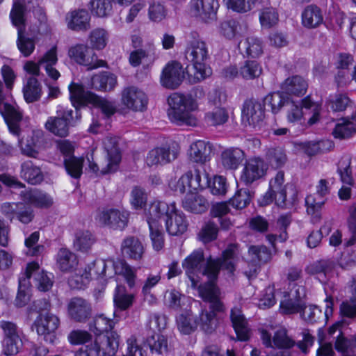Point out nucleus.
Instances as JSON below:
<instances>
[{"label": "nucleus", "instance_id": "1", "mask_svg": "<svg viewBox=\"0 0 356 356\" xmlns=\"http://www.w3.org/2000/svg\"><path fill=\"white\" fill-rule=\"evenodd\" d=\"M238 245L230 244L222 252V257L213 259L211 257L205 261L204 252L202 249L194 250L182 261V267L186 274L192 282V286H195V274L207 275L209 281L207 283H214L218 277L220 270L225 269L229 273H233L235 270L236 258L237 255Z\"/></svg>", "mask_w": 356, "mask_h": 356}, {"label": "nucleus", "instance_id": "2", "mask_svg": "<svg viewBox=\"0 0 356 356\" xmlns=\"http://www.w3.org/2000/svg\"><path fill=\"white\" fill-rule=\"evenodd\" d=\"M70 99L75 108H62L57 111V116L49 118L45 123V127L50 132L59 137H65L69 134L70 127L76 126L81 119V109L87 106L94 96L85 90L81 84L72 82L68 87Z\"/></svg>", "mask_w": 356, "mask_h": 356}, {"label": "nucleus", "instance_id": "3", "mask_svg": "<svg viewBox=\"0 0 356 356\" xmlns=\"http://www.w3.org/2000/svg\"><path fill=\"white\" fill-rule=\"evenodd\" d=\"M131 204L134 209L156 216L158 220L165 217L166 230L170 235L182 234L187 229L188 222L184 214L177 209L174 202H131Z\"/></svg>", "mask_w": 356, "mask_h": 356}, {"label": "nucleus", "instance_id": "4", "mask_svg": "<svg viewBox=\"0 0 356 356\" xmlns=\"http://www.w3.org/2000/svg\"><path fill=\"white\" fill-rule=\"evenodd\" d=\"M204 95L203 88L198 86L193 87L187 95L178 92L170 95L168 99L170 106L168 115L171 122L177 125L195 124V118L193 117L191 111L197 107L195 99H202Z\"/></svg>", "mask_w": 356, "mask_h": 356}, {"label": "nucleus", "instance_id": "5", "mask_svg": "<svg viewBox=\"0 0 356 356\" xmlns=\"http://www.w3.org/2000/svg\"><path fill=\"white\" fill-rule=\"evenodd\" d=\"M200 296L205 302H209V311L202 309L197 316L198 326L205 333L211 334L216 330L218 321L217 313L225 312V306L220 300V289L212 282L204 283L198 287Z\"/></svg>", "mask_w": 356, "mask_h": 356}, {"label": "nucleus", "instance_id": "6", "mask_svg": "<svg viewBox=\"0 0 356 356\" xmlns=\"http://www.w3.org/2000/svg\"><path fill=\"white\" fill-rule=\"evenodd\" d=\"M184 57L188 62L186 67L187 72L189 73L191 67L195 79L198 81L209 76L211 69L207 65L209 54L204 41L195 38L188 41L184 51Z\"/></svg>", "mask_w": 356, "mask_h": 356}, {"label": "nucleus", "instance_id": "7", "mask_svg": "<svg viewBox=\"0 0 356 356\" xmlns=\"http://www.w3.org/2000/svg\"><path fill=\"white\" fill-rule=\"evenodd\" d=\"M108 263L114 270L115 275H122L128 286L130 288L134 287L136 279V269L129 266L124 259H117L116 261H108L106 262L104 259H98L88 264L86 271L90 276H106V271L108 266Z\"/></svg>", "mask_w": 356, "mask_h": 356}, {"label": "nucleus", "instance_id": "8", "mask_svg": "<svg viewBox=\"0 0 356 356\" xmlns=\"http://www.w3.org/2000/svg\"><path fill=\"white\" fill-rule=\"evenodd\" d=\"M169 186L173 191L179 195L184 194L187 189L184 200H206L199 195L200 190L203 188L202 171L199 169L186 172L177 181H171Z\"/></svg>", "mask_w": 356, "mask_h": 356}, {"label": "nucleus", "instance_id": "9", "mask_svg": "<svg viewBox=\"0 0 356 356\" xmlns=\"http://www.w3.org/2000/svg\"><path fill=\"white\" fill-rule=\"evenodd\" d=\"M60 325L58 317L50 312L40 314L33 324L37 334L42 340L50 344H55L57 341L56 330Z\"/></svg>", "mask_w": 356, "mask_h": 356}, {"label": "nucleus", "instance_id": "10", "mask_svg": "<svg viewBox=\"0 0 356 356\" xmlns=\"http://www.w3.org/2000/svg\"><path fill=\"white\" fill-rule=\"evenodd\" d=\"M265 118L262 103L254 98L244 101L241 108V120L245 127L260 129Z\"/></svg>", "mask_w": 356, "mask_h": 356}, {"label": "nucleus", "instance_id": "11", "mask_svg": "<svg viewBox=\"0 0 356 356\" xmlns=\"http://www.w3.org/2000/svg\"><path fill=\"white\" fill-rule=\"evenodd\" d=\"M129 218V211L113 208L99 210L95 216L99 224L115 230H123L128 225Z\"/></svg>", "mask_w": 356, "mask_h": 356}, {"label": "nucleus", "instance_id": "12", "mask_svg": "<svg viewBox=\"0 0 356 356\" xmlns=\"http://www.w3.org/2000/svg\"><path fill=\"white\" fill-rule=\"evenodd\" d=\"M26 11H32L34 15H38L40 21L46 19L44 10L39 6V0H14L10 13V18L13 26H17L24 24Z\"/></svg>", "mask_w": 356, "mask_h": 356}, {"label": "nucleus", "instance_id": "13", "mask_svg": "<svg viewBox=\"0 0 356 356\" xmlns=\"http://www.w3.org/2000/svg\"><path fill=\"white\" fill-rule=\"evenodd\" d=\"M3 83L0 81V114L3 117L12 134L18 136L20 133L19 123L22 120V113L19 108L4 101Z\"/></svg>", "mask_w": 356, "mask_h": 356}, {"label": "nucleus", "instance_id": "14", "mask_svg": "<svg viewBox=\"0 0 356 356\" xmlns=\"http://www.w3.org/2000/svg\"><path fill=\"white\" fill-rule=\"evenodd\" d=\"M57 145L64 156V165L67 174L74 179L79 178L82 175L83 161L74 156V145L67 140H60Z\"/></svg>", "mask_w": 356, "mask_h": 356}, {"label": "nucleus", "instance_id": "15", "mask_svg": "<svg viewBox=\"0 0 356 356\" xmlns=\"http://www.w3.org/2000/svg\"><path fill=\"white\" fill-rule=\"evenodd\" d=\"M69 57L79 65H84L88 70L104 67L106 64L102 60H98L97 56L88 46L76 44L68 50Z\"/></svg>", "mask_w": 356, "mask_h": 356}, {"label": "nucleus", "instance_id": "16", "mask_svg": "<svg viewBox=\"0 0 356 356\" xmlns=\"http://www.w3.org/2000/svg\"><path fill=\"white\" fill-rule=\"evenodd\" d=\"M67 314L69 318L74 322L86 323L92 316V304L81 297H73L67 302Z\"/></svg>", "mask_w": 356, "mask_h": 356}, {"label": "nucleus", "instance_id": "17", "mask_svg": "<svg viewBox=\"0 0 356 356\" xmlns=\"http://www.w3.org/2000/svg\"><path fill=\"white\" fill-rule=\"evenodd\" d=\"M268 168V164L263 159L260 157L250 158L244 164L241 175V181L245 185H250L264 177Z\"/></svg>", "mask_w": 356, "mask_h": 356}, {"label": "nucleus", "instance_id": "18", "mask_svg": "<svg viewBox=\"0 0 356 356\" xmlns=\"http://www.w3.org/2000/svg\"><path fill=\"white\" fill-rule=\"evenodd\" d=\"M185 78L182 65L177 61L169 62L163 69L161 74V84L165 88H177Z\"/></svg>", "mask_w": 356, "mask_h": 356}, {"label": "nucleus", "instance_id": "19", "mask_svg": "<svg viewBox=\"0 0 356 356\" xmlns=\"http://www.w3.org/2000/svg\"><path fill=\"white\" fill-rule=\"evenodd\" d=\"M218 7L217 0H191L190 2L191 13L206 22L216 19Z\"/></svg>", "mask_w": 356, "mask_h": 356}, {"label": "nucleus", "instance_id": "20", "mask_svg": "<svg viewBox=\"0 0 356 356\" xmlns=\"http://www.w3.org/2000/svg\"><path fill=\"white\" fill-rule=\"evenodd\" d=\"M18 142L23 154L35 158L44 143V132L40 129L31 130L26 138H19Z\"/></svg>", "mask_w": 356, "mask_h": 356}, {"label": "nucleus", "instance_id": "21", "mask_svg": "<svg viewBox=\"0 0 356 356\" xmlns=\"http://www.w3.org/2000/svg\"><path fill=\"white\" fill-rule=\"evenodd\" d=\"M260 334L262 342L267 348H273V343L274 346L278 349L289 350L296 344L295 341L287 335L285 329L277 330L275 332L273 339L271 334L265 330H261Z\"/></svg>", "mask_w": 356, "mask_h": 356}, {"label": "nucleus", "instance_id": "22", "mask_svg": "<svg viewBox=\"0 0 356 356\" xmlns=\"http://www.w3.org/2000/svg\"><path fill=\"white\" fill-rule=\"evenodd\" d=\"M122 104L134 111H142L147 104L145 93L134 86L124 89L122 95Z\"/></svg>", "mask_w": 356, "mask_h": 356}, {"label": "nucleus", "instance_id": "23", "mask_svg": "<svg viewBox=\"0 0 356 356\" xmlns=\"http://www.w3.org/2000/svg\"><path fill=\"white\" fill-rule=\"evenodd\" d=\"M37 263L27 264L26 271L22 277H19L18 292L15 299V304L17 307L25 306L30 300L31 293L29 280L31 277V271L38 269Z\"/></svg>", "mask_w": 356, "mask_h": 356}, {"label": "nucleus", "instance_id": "24", "mask_svg": "<svg viewBox=\"0 0 356 356\" xmlns=\"http://www.w3.org/2000/svg\"><path fill=\"white\" fill-rule=\"evenodd\" d=\"M335 267L332 259H321L307 266L305 270L307 274L316 277L321 282L325 283Z\"/></svg>", "mask_w": 356, "mask_h": 356}, {"label": "nucleus", "instance_id": "25", "mask_svg": "<svg viewBox=\"0 0 356 356\" xmlns=\"http://www.w3.org/2000/svg\"><path fill=\"white\" fill-rule=\"evenodd\" d=\"M324 23L323 10L316 4H309L304 8L301 13V24L307 29L318 28Z\"/></svg>", "mask_w": 356, "mask_h": 356}, {"label": "nucleus", "instance_id": "26", "mask_svg": "<svg viewBox=\"0 0 356 356\" xmlns=\"http://www.w3.org/2000/svg\"><path fill=\"white\" fill-rule=\"evenodd\" d=\"M52 202H17L15 216L22 223L27 224L34 218L33 207L47 209L51 206Z\"/></svg>", "mask_w": 356, "mask_h": 356}, {"label": "nucleus", "instance_id": "27", "mask_svg": "<svg viewBox=\"0 0 356 356\" xmlns=\"http://www.w3.org/2000/svg\"><path fill=\"white\" fill-rule=\"evenodd\" d=\"M213 145L210 142L198 140L190 146L189 159L192 162L204 164L210 160Z\"/></svg>", "mask_w": 356, "mask_h": 356}, {"label": "nucleus", "instance_id": "28", "mask_svg": "<svg viewBox=\"0 0 356 356\" xmlns=\"http://www.w3.org/2000/svg\"><path fill=\"white\" fill-rule=\"evenodd\" d=\"M90 15L86 9L74 10L66 16L67 27L75 31H83L90 29Z\"/></svg>", "mask_w": 356, "mask_h": 356}, {"label": "nucleus", "instance_id": "29", "mask_svg": "<svg viewBox=\"0 0 356 356\" xmlns=\"http://www.w3.org/2000/svg\"><path fill=\"white\" fill-rule=\"evenodd\" d=\"M120 336L115 331L102 336H99L95 340L97 342L102 356H114L119 346Z\"/></svg>", "mask_w": 356, "mask_h": 356}, {"label": "nucleus", "instance_id": "30", "mask_svg": "<svg viewBox=\"0 0 356 356\" xmlns=\"http://www.w3.org/2000/svg\"><path fill=\"white\" fill-rule=\"evenodd\" d=\"M281 88L286 95L303 96L307 90L308 83L302 76L293 75L284 80Z\"/></svg>", "mask_w": 356, "mask_h": 356}, {"label": "nucleus", "instance_id": "31", "mask_svg": "<svg viewBox=\"0 0 356 356\" xmlns=\"http://www.w3.org/2000/svg\"><path fill=\"white\" fill-rule=\"evenodd\" d=\"M156 57V48L151 42L145 44L142 48L132 51L129 54V61L132 67L139 66L143 61L152 62Z\"/></svg>", "mask_w": 356, "mask_h": 356}, {"label": "nucleus", "instance_id": "32", "mask_svg": "<svg viewBox=\"0 0 356 356\" xmlns=\"http://www.w3.org/2000/svg\"><path fill=\"white\" fill-rule=\"evenodd\" d=\"M176 157L177 153L175 152L171 153L169 147H156L148 152L146 163L149 166L163 165L175 159Z\"/></svg>", "mask_w": 356, "mask_h": 356}, {"label": "nucleus", "instance_id": "33", "mask_svg": "<svg viewBox=\"0 0 356 356\" xmlns=\"http://www.w3.org/2000/svg\"><path fill=\"white\" fill-rule=\"evenodd\" d=\"M149 225L150 238L155 250H161L164 245L163 231L161 224L156 216L144 213Z\"/></svg>", "mask_w": 356, "mask_h": 356}, {"label": "nucleus", "instance_id": "34", "mask_svg": "<svg viewBox=\"0 0 356 356\" xmlns=\"http://www.w3.org/2000/svg\"><path fill=\"white\" fill-rule=\"evenodd\" d=\"M230 318L238 339L247 341L249 339V329L242 311L238 307L233 308L231 310Z\"/></svg>", "mask_w": 356, "mask_h": 356}, {"label": "nucleus", "instance_id": "35", "mask_svg": "<svg viewBox=\"0 0 356 356\" xmlns=\"http://www.w3.org/2000/svg\"><path fill=\"white\" fill-rule=\"evenodd\" d=\"M122 254L129 259L139 260L144 253V247L140 240L135 236L125 238L121 244Z\"/></svg>", "mask_w": 356, "mask_h": 356}, {"label": "nucleus", "instance_id": "36", "mask_svg": "<svg viewBox=\"0 0 356 356\" xmlns=\"http://www.w3.org/2000/svg\"><path fill=\"white\" fill-rule=\"evenodd\" d=\"M356 133V112L352 118H343L335 124L332 131V135L335 138H348Z\"/></svg>", "mask_w": 356, "mask_h": 356}, {"label": "nucleus", "instance_id": "37", "mask_svg": "<svg viewBox=\"0 0 356 356\" xmlns=\"http://www.w3.org/2000/svg\"><path fill=\"white\" fill-rule=\"evenodd\" d=\"M177 326L183 334H190L194 332L198 327L197 316L191 310H186L176 317Z\"/></svg>", "mask_w": 356, "mask_h": 356}, {"label": "nucleus", "instance_id": "38", "mask_svg": "<svg viewBox=\"0 0 356 356\" xmlns=\"http://www.w3.org/2000/svg\"><path fill=\"white\" fill-rule=\"evenodd\" d=\"M202 175H204V180L202 182L203 184L202 189L200 190L203 191L205 190V186H208L210 192L216 196L222 197L224 196L227 191V184L226 179L222 176H214L212 181L209 180L208 175L206 174L205 171L202 172Z\"/></svg>", "mask_w": 356, "mask_h": 356}, {"label": "nucleus", "instance_id": "39", "mask_svg": "<svg viewBox=\"0 0 356 356\" xmlns=\"http://www.w3.org/2000/svg\"><path fill=\"white\" fill-rule=\"evenodd\" d=\"M21 177L31 184H40L44 179L40 168L31 161H26L21 165Z\"/></svg>", "mask_w": 356, "mask_h": 356}, {"label": "nucleus", "instance_id": "40", "mask_svg": "<svg viewBox=\"0 0 356 356\" xmlns=\"http://www.w3.org/2000/svg\"><path fill=\"white\" fill-rule=\"evenodd\" d=\"M244 159V152L239 148H230L221 154V161L227 170H236Z\"/></svg>", "mask_w": 356, "mask_h": 356}, {"label": "nucleus", "instance_id": "41", "mask_svg": "<svg viewBox=\"0 0 356 356\" xmlns=\"http://www.w3.org/2000/svg\"><path fill=\"white\" fill-rule=\"evenodd\" d=\"M301 106L302 111H304V115L307 113L312 114V116L308 119L307 123L309 125H313L317 123L321 117V106L315 102L311 97V95H307L300 101L297 102Z\"/></svg>", "mask_w": 356, "mask_h": 356}, {"label": "nucleus", "instance_id": "42", "mask_svg": "<svg viewBox=\"0 0 356 356\" xmlns=\"http://www.w3.org/2000/svg\"><path fill=\"white\" fill-rule=\"evenodd\" d=\"M289 97L282 92H273L267 95L262 100L264 108L268 106L273 114L278 113L287 104Z\"/></svg>", "mask_w": 356, "mask_h": 356}, {"label": "nucleus", "instance_id": "43", "mask_svg": "<svg viewBox=\"0 0 356 356\" xmlns=\"http://www.w3.org/2000/svg\"><path fill=\"white\" fill-rule=\"evenodd\" d=\"M56 262L58 268L63 272H70L77 265L76 256L66 248H61L57 254Z\"/></svg>", "mask_w": 356, "mask_h": 356}, {"label": "nucleus", "instance_id": "44", "mask_svg": "<svg viewBox=\"0 0 356 356\" xmlns=\"http://www.w3.org/2000/svg\"><path fill=\"white\" fill-rule=\"evenodd\" d=\"M350 98L342 93L330 94L326 99L327 111L332 113L344 111L350 104Z\"/></svg>", "mask_w": 356, "mask_h": 356}, {"label": "nucleus", "instance_id": "45", "mask_svg": "<svg viewBox=\"0 0 356 356\" xmlns=\"http://www.w3.org/2000/svg\"><path fill=\"white\" fill-rule=\"evenodd\" d=\"M23 94L27 103L38 101L42 96V86L34 76H30L23 88Z\"/></svg>", "mask_w": 356, "mask_h": 356}, {"label": "nucleus", "instance_id": "46", "mask_svg": "<svg viewBox=\"0 0 356 356\" xmlns=\"http://www.w3.org/2000/svg\"><path fill=\"white\" fill-rule=\"evenodd\" d=\"M17 46L19 51L25 57L29 56L35 49V42L33 39L26 37L23 32L25 29V22L17 26Z\"/></svg>", "mask_w": 356, "mask_h": 356}, {"label": "nucleus", "instance_id": "47", "mask_svg": "<svg viewBox=\"0 0 356 356\" xmlns=\"http://www.w3.org/2000/svg\"><path fill=\"white\" fill-rule=\"evenodd\" d=\"M239 49H243L248 56L256 58L263 52L262 41L257 37L249 36L238 44Z\"/></svg>", "mask_w": 356, "mask_h": 356}, {"label": "nucleus", "instance_id": "48", "mask_svg": "<svg viewBox=\"0 0 356 356\" xmlns=\"http://www.w3.org/2000/svg\"><path fill=\"white\" fill-rule=\"evenodd\" d=\"M134 296L127 292L126 288L122 285H117L113 301L115 307L120 310L129 309L133 304Z\"/></svg>", "mask_w": 356, "mask_h": 356}, {"label": "nucleus", "instance_id": "49", "mask_svg": "<svg viewBox=\"0 0 356 356\" xmlns=\"http://www.w3.org/2000/svg\"><path fill=\"white\" fill-rule=\"evenodd\" d=\"M92 81L97 89L104 91L113 90L117 84L116 76L108 72H104L94 76Z\"/></svg>", "mask_w": 356, "mask_h": 356}, {"label": "nucleus", "instance_id": "50", "mask_svg": "<svg viewBox=\"0 0 356 356\" xmlns=\"http://www.w3.org/2000/svg\"><path fill=\"white\" fill-rule=\"evenodd\" d=\"M262 73V67L255 60H247L239 68V76L245 80L258 78Z\"/></svg>", "mask_w": 356, "mask_h": 356}, {"label": "nucleus", "instance_id": "51", "mask_svg": "<svg viewBox=\"0 0 356 356\" xmlns=\"http://www.w3.org/2000/svg\"><path fill=\"white\" fill-rule=\"evenodd\" d=\"M114 324L113 320L106 317L104 314L97 315L95 317L92 323L90 324V330L95 332V334L101 336L104 332L108 334L113 331Z\"/></svg>", "mask_w": 356, "mask_h": 356}, {"label": "nucleus", "instance_id": "52", "mask_svg": "<svg viewBox=\"0 0 356 356\" xmlns=\"http://www.w3.org/2000/svg\"><path fill=\"white\" fill-rule=\"evenodd\" d=\"M95 239L89 231L79 230L76 232L73 242L76 250L86 252L94 243Z\"/></svg>", "mask_w": 356, "mask_h": 356}, {"label": "nucleus", "instance_id": "53", "mask_svg": "<svg viewBox=\"0 0 356 356\" xmlns=\"http://www.w3.org/2000/svg\"><path fill=\"white\" fill-rule=\"evenodd\" d=\"M89 8L93 15L106 17L111 15L113 8L111 0H90Z\"/></svg>", "mask_w": 356, "mask_h": 356}, {"label": "nucleus", "instance_id": "54", "mask_svg": "<svg viewBox=\"0 0 356 356\" xmlns=\"http://www.w3.org/2000/svg\"><path fill=\"white\" fill-rule=\"evenodd\" d=\"M34 275V280L35 286L40 291H48L51 289L54 284V275L52 273H47L42 270L39 272V267L38 269L31 271V275Z\"/></svg>", "mask_w": 356, "mask_h": 356}, {"label": "nucleus", "instance_id": "55", "mask_svg": "<svg viewBox=\"0 0 356 356\" xmlns=\"http://www.w3.org/2000/svg\"><path fill=\"white\" fill-rule=\"evenodd\" d=\"M350 164L351 159L343 157L339 161L337 169L341 181L348 186H353L354 183Z\"/></svg>", "mask_w": 356, "mask_h": 356}, {"label": "nucleus", "instance_id": "56", "mask_svg": "<svg viewBox=\"0 0 356 356\" xmlns=\"http://www.w3.org/2000/svg\"><path fill=\"white\" fill-rule=\"evenodd\" d=\"M228 118L227 111L222 107H216L205 114V120L207 124L215 127L224 124Z\"/></svg>", "mask_w": 356, "mask_h": 356}, {"label": "nucleus", "instance_id": "57", "mask_svg": "<svg viewBox=\"0 0 356 356\" xmlns=\"http://www.w3.org/2000/svg\"><path fill=\"white\" fill-rule=\"evenodd\" d=\"M284 180V172L279 171L275 177L270 181L269 188L264 195L263 200H277V193L283 188Z\"/></svg>", "mask_w": 356, "mask_h": 356}, {"label": "nucleus", "instance_id": "58", "mask_svg": "<svg viewBox=\"0 0 356 356\" xmlns=\"http://www.w3.org/2000/svg\"><path fill=\"white\" fill-rule=\"evenodd\" d=\"M284 299L280 301V309L282 313L285 314L300 313L305 302H300L292 296H289L286 292L284 293Z\"/></svg>", "mask_w": 356, "mask_h": 356}, {"label": "nucleus", "instance_id": "59", "mask_svg": "<svg viewBox=\"0 0 356 356\" xmlns=\"http://www.w3.org/2000/svg\"><path fill=\"white\" fill-rule=\"evenodd\" d=\"M291 223V218L289 215H284L280 216V218L277 220V225L280 227L281 233L279 235L277 234H268L266 236V238L268 241L275 247V243L277 241L280 242L285 241L288 235L286 233V228Z\"/></svg>", "mask_w": 356, "mask_h": 356}, {"label": "nucleus", "instance_id": "60", "mask_svg": "<svg viewBox=\"0 0 356 356\" xmlns=\"http://www.w3.org/2000/svg\"><path fill=\"white\" fill-rule=\"evenodd\" d=\"M147 343L152 353L162 355L168 352V339L163 335L155 334L147 338Z\"/></svg>", "mask_w": 356, "mask_h": 356}, {"label": "nucleus", "instance_id": "61", "mask_svg": "<svg viewBox=\"0 0 356 356\" xmlns=\"http://www.w3.org/2000/svg\"><path fill=\"white\" fill-rule=\"evenodd\" d=\"M279 21V14L273 7L263 8L259 13V22L264 29L274 26Z\"/></svg>", "mask_w": 356, "mask_h": 356}, {"label": "nucleus", "instance_id": "62", "mask_svg": "<svg viewBox=\"0 0 356 356\" xmlns=\"http://www.w3.org/2000/svg\"><path fill=\"white\" fill-rule=\"evenodd\" d=\"M335 348L337 351L343 353H353L356 349V334L348 339L342 334V331H339L336 335Z\"/></svg>", "mask_w": 356, "mask_h": 356}, {"label": "nucleus", "instance_id": "63", "mask_svg": "<svg viewBox=\"0 0 356 356\" xmlns=\"http://www.w3.org/2000/svg\"><path fill=\"white\" fill-rule=\"evenodd\" d=\"M267 159L273 168L283 167L287 161V156L281 147L269 149L267 152Z\"/></svg>", "mask_w": 356, "mask_h": 356}, {"label": "nucleus", "instance_id": "64", "mask_svg": "<svg viewBox=\"0 0 356 356\" xmlns=\"http://www.w3.org/2000/svg\"><path fill=\"white\" fill-rule=\"evenodd\" d=\"M351 287L353 290L352 302H343L340 306L341 315L348 318L356 316V280H353Z\"/></svg>", "mask_w": 356, "mask_h": 356}]
</instances>
